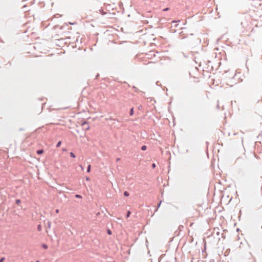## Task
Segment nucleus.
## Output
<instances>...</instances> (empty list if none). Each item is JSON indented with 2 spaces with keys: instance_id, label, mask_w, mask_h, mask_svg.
<instances>
[{
  "instance_id": "obj_1",
  "label": "nucleus",
  "mask_w": 262,
  "mask_h": 262,
  "mask_svg": "<svg viewBox=\"0 0 262 262\" xmlns=\"http://www.w3.org/2000/svg\"><path fill=\"white\" fill-rule=\"evenodd\" d=\"M43 152V149H39V150H37V151H36V153H37V154H38V155H41V154H42Z\"/></svg>"
},
{
  "instance_id": "obj_12",
  "label": "nucleus",
  "mask_w": 262,
  "mask_h": 262,
  "mask_svg": "<svg viewBox=\"0 0 262 262\" xmlns=\"http://www.w3.org/2000/svg\"><path fill=\"white\" fill-rule=\"evenodd\" d=\"M75 198H78V199H82V196L80 194H76Z\"/></svg>"
},
{
  "instance_id": "obj_8",
  "label": "nucleus",
  "mask_w": 262,
  "mask_h": 262,
  "mask_svg": "<svg viewBox=\"0 0 262 262\" xmlns=\"http://www.w3.org/2000/svg\"><path fill=\"white\" fill-rule=\"evenodd\" d=\"M88 122H86V121H83V122H82V123H81V125H82V126H86L88 125Z\"/></svg>"
},
{
  "instance_id": "obj_33",
  "label": "nucleus",
  "mask_w": 262,
  "mask_h": 262,
  "mask_svg": "<svg viewBox=\"0 0 262 262\" xmlns=\"http://www.w3.org/2000/svg\"><path fill=\"white\" fill-rule=\"evenodd\" d=\"M35 262H40L39 260H36Z\"/></svg>"
},
{
  "instance_id": "obj_3",
  "label": "nucleus",
  "mask_w": 262,
  "mask_h": 262,
  "mask_svg": "<svg viewBox=\"0 0 262 262\" xmlns=\"http://www.w3.org/2000/svg\"><path fill=\"white\" fill-rule=\"evenodd\" d=\"M91 166L90 164H89L87 167V169H86L87 172H90L91 171Z\"/></svg>"
},
{
  "instance_id": "obj_14",
  "label": "nucleus",
  "mask_w": 262,
  "mask_h": 262,
  "mask_svg": "<svg viewBox=\"0 0 262 262\" xmlns=\"http://www.w3.org/2000/svg\"><path fill=\"white\" fill-rule=\"evenodd\" d=\"M51 222L50 221H48L47 225H48V228H51Z\"/></svg>"
},
{
  "instance_id": "obj_20",
  "label": "nucleus",
  "mask_w": 262,
  "mask_h": 262,
  "mask_svg": "<svg viewBox=\"0 0 262 262\" xmlns=\"http://www.w3.org/2000/svg\"><path fill=\"white\" fill-rule=\"evenodd\" d=\"M169 9V8H166L163 9V11H166L168 10Z\"/></svg>"
},
{
  "instance_id": "obj_24",
  "label": "nucleus",
  "mask_w": 262,
  "mask_h": 262,
  "mask_svg": "<svg viewBox=\"0 0 262 262\" xmlns=\"http://www.w3.org/2000/svg\"><path fill=\"white\" fill-rule=\"evenodd\" d=\"M85 179H86V181H89L90 180V178L89 177H86Z\"/></svg>"
},
{
  "instance_id": "obj_7",
  "label": "nucleus",
  "mask_w": 262,
  "mask_h": 262,
  "mask_svg": "<svg viewBox=\"0 0 262 262\" xmlns=\"http://www.w3.org/2000/svg\"><path fill=\"white\" fill-rule=\"evenodd\" d=\"M70 156L72 158H76L75 155L73 152H70Z\"/></svg>"
},
{
  "instance_id": "obj_4",
  "label": "nucleus",
  "mask_w": 262,
  "mask_h": 262,
  "mask_svg": "<svg viewBox=\"0 0 262 262\" xmlns=\"http://www.w3.org/2000/svg\"><path fill=\"white\" fill-rule=\"evenodd\" d=\"M123 195L126 197H128L129 195V193L128 191H125L124 192Z\"/></svg>"
},
{
  "instance_id": "obj_15",
  "label": "nucleus",
  "mask_w": 262,
  "mask_h": 262,
  "mask_svg": "<svg viewBox=\"0 0 262 262\" xmlns=\"http://www.w3.org/2000/svg\"><path fill=\"white\" fill-rule=\"evenodd\" d=\"M130 213H130V211H128L127 212V213H126V217H127H127H128L129 216V215H130Z\"/></svg>"
},
{
  "instance_id": "obj_29",
  "label": "nucleus",
  "mask_w": 262,
  "mask_h": 262,
  "mask_svg": "<svg viewBox=\"0 0 262 262\" xmlns=\"http://www.w3.org/2000/svg\"><path fill=\"white\" fill-rule=\"evenodd\" d=\"M99 74H98L97 75V76H96V78H97L98 77H99Z\"/></svg>"
},
{
  "instance_id": "obj_27",
  "label": "nucleus",
  "mask_w": 262,
  "mask_h": 262,
  "mask_svg": "<svg viewBox=\"0 0 262 262\" xmlns=\"http://www.w3.org/2000/svg\"><path fill=\"white\" fill-rule=\"evenodd\" d=\"M80 166V168H81L82 170L83 169V167L81 165H79Z\"/></svg>"
},
{
  "instance_id": "obj_16",
  "label": "nucleus",
  "mask_w": 262,
  "mask_h": 262,
  "mask_svg": "<svg viewBox=\"0 0 262 262\" xmlns=\"http://www.w3.org/2000/svg\"><path fill=\"white\" fill-rule=\"evenodd\" d=\"M107 233L108 235H111L112 234V231L110 229H107Z\"/></svg>"
},
{
  "instance_id": "obj_30",
  "label": "nucleus",
  "mask_w": 262,
  "mask_h": 262,
  "mask_svg": "<svg viewBox=\"0 0 262 262\" xmlns=\"http://www.w3.org/2000/svg\"><path fill=\"white\" fill-rule=\"evenodd\" d=\"M216 107H217L218 108H219V104H217Z\"/></svg>"
},
{
  "instance_id": "obj_19",
  "label": "nucleus",
  "mask_w": 262,
  "mask_h": 262,
  "mask_svg": "<svg viewBox=\"0 0 262 262\" xmlns=\"http://www.w3.org/2000/svg\"><path fill=\"white\" fill-rule=\"evenodd\" d=\"M5 259L4 257H2L0 259V262H3L4 260Z\"/></svg>"
},
{
  "instance_id": "obj_17",
  "label": "nucleus",
  "mask_w": 262,
  "mask_h": 262,
  "mask_svg": "<svg viewBox=\"0 0 262 262\" xmlns=\"http://www.w3.org/2000/svg\"><path fill=\"white\" fill-rule=\"evenodd\" d=\"M84 129L87 130H89L90 129V126H89V125L88 124L86 125V126L85 127Z\"/></svg>"
},
{
  "instance_id": "obj_26",
  "label": "nucleus",
  "mask_w": 262,
  "mask_h": 262,
  "mask_svg": "<svg viewBox=\"0 0 262 262\" xmlns=\"http://www.w3.org/2000/svg\"><path fill=\"white\" fill-rule=\"evenodd\" d=\"M55 212H56V213H58L59 212V210L58 209H56L55 210Z\"/></svg>"
},
{
  "instance_id": "obj_25",
  "label": "nucleus",
  "mask_w": 262,
  "mask_h": 262,
  "mask_svg": "<svg viewBox=\"0 0 262 262\" xmlns=\"http://www.w3.org/2000/svg\"><path fill=\"white\" fill-rule=\"evenodd\" d=\"M235 75H236V74H235V73H234V74H233V76H232L231 77V78H234V77L235 76Z\"/></svg>"
},
{
  "instance_id": "obj_21",
  "label": "nucleus",
  "mask_w": 262,
  "mask_h": 262,
  "mask_svg": "<svg viewBox=\"0 0 262 262\" xmlns=\"http://www.w3.org/2000/svg\"><path fill=\"white\" fill-rule=\"evenodd\" d=\"M112 120H113V121H117V122H119V120H118V119H112Z\"/></svg>"
},
{
  "instance_id": "obj_22",
  "label": "nucleus",
  "mask_w": 262,
  "mask_h": 262,
  "mask_svg": "<svg viewBox=\"0 0 262 262\" xmlns=\"http://www.w3.org/2000/svg\"><path fill=\"white\" fill-rule=\"evenodd\" d=\"M120 158H117V159H116V162H118L120 161Z\"/></svg>"
},
{
  "instance_id": "obj_10",
  "label": "nucleus",
  "mask_w": 262,
  "mask_h": 262,
  "mask_svg": "<svg viewBox=\"0 0 262 262\" xmlns=\"http://www.w3.org/2000/svg\"><path fill=\"white\" fill-rule=\"evenodd\" d=\"M61 142L60 141H58L56 144V147H59L61 145Z\"/></svg>"
},
{
  "instance_id": "obj_34",
  "label": "nucleus",
  "mask_w": 262,
  "mask_h": 262,
  "mask_svg": "<svg viewBox=\"0 0 262 262\" xmlns=\"http://www.w3.org/2000/svg\"><path fill=\"white\" fill-rule=\"evenodd\" d=\"M261 228H262V226H261Z\"/></svg>"
},
{
  "instance_id": "obj_11",
  "label": "nucleus",
  "mask_w": 262,
  "mask_h": 262,
  "mask_svg": "<svg viewBox=\"0 0 262 262\" xmlns=\"http://www.w3.org/2000/svg\"><path fill=\"white\" fill-rule=\"evenodd\" d=\"M21 203V201L19 199H17L15 200V203L17 205H19Z\"/></svg>"
},
{
  "instance_id": "obj_2",
  "label": "nucleus",
  "mask_w": 262,
  "mask_h": 262,
  "mask_svg": "<svg viewBox=\"0 0 262 262\" xmlns=\"http://www.w3.org/2000/svg\"><path fill=\"white\" fill-rule=\"evenodd\" d=\"M41 247L45 249H47L48 248V246L47 244H43L41 245Z\"/></svg>"
},
{
  "instance_id": "obj_28",
  "label": "nucleus",
  "mask_w": 262,
  "mask_h": 262,
  "mask_svg": "<svg viewBox=\"0 0 262 262\" xmlns=\"http://www.w3.org/2000/svg\"><path fill=\"white\" fill-rule=\"evenodd\" d=\"M161 203V201H160V202L159 203V204H158V208L159 207L160 204Z\"/></svg>"
},
{
  "instance_id": "obj_13",
  "label": "nucleus",
  "mask_w": 262,
  "mask_h": 262,
  "mask_svg": "<svg viewBox=\"0 0 262 262\" xmlns=\"http://www.w3.org/2000/svg\"><path fill=\"white\" fill-rule=\"evenodd\" d=\"M133 88L134 89L136 92H138L139 91V89L135 86H134Z\"/></svg>"
},
{
  "instance_id": "obj_18",
  "label": "nucleus",
  "mask_w": 262,
  "mask_h": 262,
  "mask_svg": "<svg viewBox=\"0 0 262 262\" xmlns=\"http://www.w3.org/2000/svg\"><path fill=\"white\" fill-rule=\"evenodd\" d=\"M156 164H155V163H152V164L151 167H152L153 168H155V167H156Z\"/></svg>"
},
{
  "instance_id": "obj_31",
  "label": "nucleus",
  "mask_w": 262,
  "mask_h": 262,
  "mask_svg": "<svg viewBox=\"0 0 262 262\" xmlns=\"http://www.w3.org/2000/svg\"><path fill=\"white\" fill-rule=\"evenodd\" d=\"M216 234H217V235H219V232H217Z\"/></svg>"
},
{
  "instance_id": "obj_9",
  "label": "nucleus",
  "mask_w": 262,
  "mask_h": 262,
  "mask_svg": "<svg viewBox=\"0 0 262 262\" xmlns=\"http://www.w3.org/2000/svg\"><path fill=\"white\" fill-rule=\"evenodd\" d=\"M141 149L142 150L144 151L147 149V146L146 145H143L141 146Z\"/></svg>"
},
{
  "instance_id": "obj_5",
  "label": "nucleus",
  "mask_w": 262,
  "mask_h": 262,
  "mask_svg": "<svg viewBox=\"0 0 262 262\" xmlns=\"http://www.w3.org/2000/svg\"><path fill=\"white\" fill-rule=\"evenodd\" d=\"M134 113V108H133V107H132V108L130 110V111H129V115H130V116H132V115H133Z\"/></svg>"
},
{
  "instance_id": "obj_6",
  "label": "nucleus",
  "mask_w": 262,
  "mask_h": 262,
  "mask_svg": "<svg viewBox=\"0 0 262 262\" xmlns=\"http://www.w3.org/2000/svg\"><path fill=\"white\" fill-rule=\"evenodd\" d=\"M41 230H42L41 225L40 224L38 225V226H37V230L38 231H41Z\"/></svg>"
},
{
  "instance_id": "obj_23",
  "label": "nucleus",
  "mask_w": 262,
  "mask_h": 262,
  "mask_svg": "<svg viewBox=\"0 0 262 262\" xmlns=\"http://www.w3.org/2000/svg\"><path fill=\"white\" fill-rule=\"evenodd\" d=\"M222 237L223 238H225V236L224 235V234H223V233H222Z\"/></svg>"
},
{
  "instance_id": "obj_32",
  "label": "nucleus",
  "mask_w": 262,
  "mask_h": 262,
  "mask_svg": "<svg viewBox=\"0 0 262 262\" xmlns=\"http://www.w3.org/2000/svg\"><path fill=\"white\" fill-rule=\"evenodd\" d=\"M141 107H142V106H141V105H140V106H139V109H140V108H141Z\"/></svg>"
}]
</instances>
